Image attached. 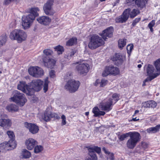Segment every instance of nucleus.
I'll return each instance as SVG.
<instances>
[{
    "instance_id": "obj_64",
    "label": "nucleus",
    "mask_w": 160,
    "mask_h": 160,
    "mask_svg": "<svg viewBox=\"0 0 160 160\" xmlns=\"http://www.w3.org/2000/svg\"><path fill=\"white\" fill-rule=\"evenodd\" d=\"M150 28V30L151 32H152L153 31V30L152 28Z\"/></svg>"
},
{
    "instance_id": "obj_44",
    "label": "nucleus",
    "mask_w": 160,
    "mask_h": 160,
    "mask_svg": "<svg viewBox=\"0 0 160 160\" xmlns=\"http://www.w3.org/2000/svg\"><path fill=\"white\" fill-rule=\"evenodd\" d=\"M43 52L45 55H46L47 56H48L51 55L53 53V52L50 49H47L43 50Z\"/></svg>"
},
{
    "instance_id": "obj_6",
    "label": "nucleus",
    "mask_w": 160,
    "mask_h": 160,
    "mask_svg": "<svg viewBox=\"0 0 160 160\" xmlns=\"http://www.w3.org/2000/svg\"><path fill=\"white\" fill-rule=\"evenodd\" d=\"M28 71L30 75L35 78H40L44 75L43 70L38 66L31 67Z\"/></svg>"
},
{
    "instance_id": "obj_63",
    "label": "nucleus",
    "mask_w": 160,
    "mask_h": 160,
    "mask_svg": "<svg viewBox=\"0 0 160 160\" xmlns=\"http://www.w3.org/2000/svg\"><path fill=\"white\" fill-rule=\"evenodd\" d=\"M141 67H142V65L140 64L138 65V67L139 68H140Z\"/></svg>"
},
{
    "instance_id": "obj_50",
    "label": "nucleus",
    "mask_w": 160,
    "mask_h": 160,
    "mask_svg": "<svg viewBox=\"0 0 160 160\" xmlns=\"http://www.w3.org/2000/svg\"><path fill=\"white\" fill-rule=\"evenodd\" d=\"M107 80H106L102 79V80L100 83V86L101 87H103L105 86L107 83Z\"/></svg>"
},
{
    "instance_id": "obj_58",
    "label": "nucleus",
    "mask_w": 160,
    "mask_h": 160,
    "mask_svg": "<svg viewBox=\"0 0 160 160\" xmlns=\"http://www.w3.org/2000/svg\"><path fill=\"white\" fill-rule=\"evenodd\" d=\"M12 1V0H5L4 1L5 4L7 5L10 3Z\"/></svg>"
},
{
    "instance_id": "obj_23",
    "label": "nucleus",
    "mask_w": 160,
    "mask_h": 160,
    "mask_svg": "<svg viewBox=\"0 0 160 160\" xmlns=\"http://www.w3.org/2000/svg\"><path fill=\"white\" fill-rule=\"evenodd\" d=\"M12 122L11 120L8 118H1L0 119V126L4 129H8L11 126Z\"/></svg>"
},
{
    "instance_id": "obj_7",
    "label": "nucleus",
    "mask_w": 160,
    "mask_h": 160,
    "mask_svg": "<svg viewBox=\"0 0 160 160\" xmlns=\"http://www.w3.org/2000/svg\"><path fill=\"white\" fill-rule=\"evenodd\" d=\"M54 0H48L44 5L43 10L46 14L48 15H53L55 13L52 8Z\"/></svg>"
},
{
    "instance_id": "obj_8",
    "label": "nucleus",
    "mask_w": 160,
    "mask_h": 160,
    "mask_svg": "<svg viewBox=\"0 0 160 160\" xmlns=\"http://www.w3.org/2000/svg\"><path fill=\"white\" fill-rule=\"evenodd\" d=\"M34 17L31 15L24 16L22 17V26L24 29L29 28L32 24Z\"/></svg>"
},
{
    "instance_id": "obj_15",
    "label": "nucleus",
    "mask_w": 160,
    "mask_h": 160,
    "mask_svg": "<svg viewBox=\"0 0 160 160\" xmlns=\"http://www.w3.org/2000/svg\"><path fill=\"white\" fill-rule=\"evenodd\" d=\"M128 12L129 10L125 9L122 15L116 18V22L118 23H123L125 22L129 18Z\"/></svg>"
},
{
    "instance_id": "obj_19",
    "label": "nucleus",
    "mask_w": 160,
    "mask_h": 160,
    "mask_svg": "<svg viewBox=\"0 0 160 160\" xmlns=\"http://www.w3.org/2000/svg\"><path fill=\"white\" fill-rule=\"evenodd\" d=\"M147 74L149 76L148 77H151L152 76H156V77L160 75V73H155V69L153 66L150 64H148L147 67Z\"/></svg>"
},
{
    "instance_id": "obj_2",
    "label": "nucleus",
    "mask_w": 160,
    "mask_h": 160,
    "mask_svg": "<svg viewBox=\"0 0 160 160\" xmlns=\"http://www.w3.org/2000/svg\"><path fill=\"white\" fill-rule=\"evenodd\" d=\"M10 37L11 39L17 40L18 42H21L26 40L27 35L22 30L15 29L10 33Z\"/></svg>"
},
{
    "instance_id": "obj_21",
    "label": "nucleus",
    "mask_w": 160,
    "mask_h": 160,
    "mask_svg": "<svg viewBox=\"0 0 160 160\" xmlns=\"http://www.w3.org/2000/svg\"><path fill=\"white\" fill-rule=\"evenodd\" d=\"M125 58L124 56H122L120 53L116 54L113 58V60L115 61V63L117 65L121 64Z\"/></svg>"
},
{
    "instance_id": "obj_56",
    "label": "nucleus",
    "mask_w": 160,
    "mask_h": 160,
    "mask_svg": "<svg viewBox=\"0 0 160 160\" xmlns=\"http://www.w3.org/2000/svg\"><path fill=\"white\" fill-rule=\"evenodd\" d=\"M100 83V80L99 79H97L95 83H94V84L95 86H97Z\"/></svg>"
},
{
    "instance_id": "obj_16",
    "label": "nucleus",
    "mask_w": 160,
    "mask_h": 160,
    "mask_svg": "<svg viewBox=\"0 0 160 160\" xmlns=\"http://www.w3.org/2000/svg\"><path fill=\"white\" fill-rule=\"evenodd\" d=\"M24 125L26 128L29 129V132L33 134H35L38 131V127L34 124L25 122Z\"/></svg>"
},
{
    "instance_id": "obj_28",
    "label": "nucleus",
    "mask_w": 160,
    "mask_h": 160,
    "mask_svg": "<svg viewBox=\"0 0 160 160\" xmlns=\"http://www.w3.org/2000/svg\"><path fill=\"white\" fill-rule=\"evenodd\" d=\"M6 109L12 112H17L18 110V106L14 104H11L7 106Z\"/></svg>"
},
{
    "instance_id": "obj_10",
    "label": "nucleus",
    "mask_w": 160,
    "mask_h": 160,
    "mask_svg": "<svg viewBox=\"0 0 160 160\" xmlns=\"http://www.w3.org/2000/svg\"><path fill=\"white\" fill-rule=\"evenodd\" d=\"M113 103L112 99L109 98L101 103L100 108L102 110L108 112L112 109Z\"/></svg>"
},
{
    "instance_id": "obj_36",
    "label": "nucleus",
    "mask_w": 160,
    "mask_h": 160,
    "mask_svg": "<svg viewBox=\"0 0 160 160\" xmlns=\"http://www.w3.org/2000/svg\"><path fill=\"white\" fill-rule=\"evenodd\" d=\"M21 154L22 157L24 158H28L31 156L30 152L26 149L22 150Z\"/></svg>"
},
{
    "instance_id": "obj_39",
    "label": "nucleus",
    "mask_w": 160,
    "mask_h": 160,
    "mask_svg": "<svg viewBox=\"0 0 160 160\" xmlns=\"http://www.w3.org/2000/svg\"><path fill=\"white\" fill-rule=\"evenodd\" d=\"M54 49L57 51L58 54L59 55L62 54L64 51V48L62 46L60 45L54 48Z\"/></svg>"
},
{
    "instance_id": "obj_13",
    "label": "nucleus",
    "mask_w": 160,
    "mask_h": 160,
    "mask_svg": "<svg viewBox=\"0 0 160 160\" xmlns=\"http://www.w3.org/2000/svg\"><path fill=\"white\" fill-rule=\"evenodd\" d=\"M89 66L87 63H81L78 65L76 67V70L81 75H86L88 72Z\"/></svg>"
},
{
    "instance_id": "obj_40",
    "label": "nucleus",
    "mask_w": 160,
    "mask_h": 160,
    "mask_svg": "<svg viewBox=\"0 0 160 160\" xmlns=\"http://www.w3.org/2000/svg\"><path fill=\"white\" fill-rule=\"evenodd\" d=\"M49 82L48 80V78L47 77L44 79L43 86V90L44 92H46L48 89V84Z\"/></svg>"
},
{
    "instance_id": "obj_20",
    "label": "nucleus",
    "mask_w": 160,
    "mask_h": 160,
    "mask_svg": "<svg viewBox=\"0 0 160 160\" xmlns=\"http://www.w3.org/2000/svg\"><path fill=\"white\" fill-rule=\"evenodd\" d=\"M37 20L40 24L44 25H47L49 24L51 21V19L47 16H42L37 18Z\"/></svg>"
},
{
    "instance_id": "obj_9",
    "label": "nucleus",
    "mask_w": 160,
    "mask_h": 160,
    "mask_svg": "<svg viewBox=\"0 0 160 160\" xmlns=\"http://www.w3.org/2000/svg\"><path fill=\"white\" fill-rule=\"evenodd\" d=\"M18 89L22 91L28 96H32L33 94L32 89L23 81H20L19 84L18 86Z\"/></svg>"
},
{
    "instance_id": "obj_51",
    "label": "nucleus",
    "mask_w": 160,
    "mask_h": 160,
    "mask_svg": "<svg viewBox=\"0 0 160 160\" xmlns=\"http://www.w3.org/2000/svg\"><path fill=\"white\" fill-rule=\"evenodd\" d=\"M61 118L62 119V125H66L67 122L66 121V118L65 116L64 115H62L61 116Z\"/></svg>"
},
{
    "instance_id": "obj_17",
    "label": "nucleus",
    "mask_w": 160,
    "mask_h": 160,
    "mask_svg": "<svg viewBox=\"0 0 160 160\" xmlns=\"http://www.w3.org/2000/svg\"><path fill=\"white\" fill-rule=\"evenodd\" d=\"M52 118L57 119L59 118L60 117L57 114L52 113L51 112L46 110L44 113V116L43 118L44 120L48 122Z\"/></svg>"
},
{
    "instance_id": "obj_61",
    "label": "nucleus",
    "mask_w": 160,
    "mask_h": 160,
    "mask_svg": "<svg viewBox=\"0 0 160 160\" xmlns=\"http://www.w3.org/2000/svg\"><path fill=\"white\" fill-rule=\"evenodd\" d=\"M139 112V111L138 110H136L135 112H134V115L133 116V117H134V115L136 114V113H138Z\"/></svg>"
},
{
    "instance_id": "obj_26",
    "label": "nucleus",
    "mask_w": 160,
    "mask_h": 160,
    "mask_svg": "<svg viewBox=\"0 0 160 160\" xmlns=\"http://www.w3.org/2000/svg\"><path fill=\"white\" fill-rule=\"evenodd\" d=\"M92 112L94 114V116L95 117H98L100 116H103L105 114V112L100 111L97 107H95L93 108Z\"/></svg>"
},
{
    "instance_id": "obj_49",
    "label": "nucleus",
    "mask_w": 160,
    "mask_h": 160,
    "mask_svg": "<svg viewBox=\"0 0 160 160\" xmlns=\"http://www.w3.org/2000/svg\"><path fill=\"white\" fill-rule=\"evenodd\" d=\"M112 97L113 99V100L115 101L114 103H115L118 100L119 96L118 94L115 93L112 95Z\"/></svg>"
},
{
    "instance_id": "obj_25",
    "label": "nucleus",
    "mask_w": 160,
    "mask_h": 160,
    "mask_svg": "<svg viewBox=\"0 0 160 160\" xmlns=\"http://www.w3.org/2000/svg\"><path fill=\"white\" fill-rule=\"evenodd\" d=\"M142 105L145 108H154L157 105V103L154 101H149L142 103Z\"/></svg>"
},
{
    "instance_id": "obj_22",
    "label": "nucleus",
    "mask_w": 160,
    "mask_h": 160,
    "mask_svg": "<svg viewBox=\"0 0 160 160\" xmlns=\"http://www.w3.org/2000/svg\"><path fill=\"white\" fill-rule=\"evenodd\" d=\"M37 144V141L32 138H29L25 141V145L27 148L31 150Z\"/></svg>"
},
{
    "instance_id": "obj_4",
    "label": "nucleus",
    "mask_w": 160,
    "mask_h": 160,
    "mask_svg": "<svg viewBox=\"0 0 160 160\" xmlns=\"http://www.w3.org/2000/svg\"><path fill=\"white\" fill-rule=\"evenodd\" d=\"M104 43V41L100 37L96 35H93L91 37L88 46L90 48L93 49L103 45Z\"/></svg>"
},
{
    "instance_id": "obj_18",
    "label": "nucleus",
    "mask_w": 160,
    "mask_h": 160,
    "mask_svg": "<svg viewBox=\"0 0 160 160\" xmlns=\"http://www.w3.org/2000/svg\"><path fill=\"white\" fill-rule=\"evenodd\" d=\"M113 29L112 27H110L103 31L100 35L102 38L104 40H106L107 37L111 38L112 37Z\"/></svg>"
},
{
    "instance_id": "obj_42",
    "label": "nucleus",
    "mask_w": 160,
    "mask_h": 160,
    "mask_svg": "<svg viewBox=\"0 0 160 160\" xmlns=\"http://www.w3.org/2000/svg\"><path fill=\"white\" fill-rule=\"evenodd\" d=\"M43 149V147L41 145H37L35 147L34 149V152L38 153L41 152Z\"/></svg>"
},
{
    "instance_id": "obj_3",
    "label": "nucleus",
    "mask_w": 160,
    "mask_h": 160,
    "mask_svg": "<svg viewBox=\"0 0 160 160\" xmlns=\"http://www.w3.org/2000/svg\"><path fill=\"white\" fill-rule=\"evenodd\" d=\"M13 96L11 98V100L20 106H23L27 100L24 94L16 91L13 93Z\"/></svg>"
},
{
    "instance_id": "obj_27",
    "label": "nucleus",
    "mask_w": 160,
    "mask_h": 160,
    "mask_svg": "<svg viewBox=\"0 0 160 160\" xmlns=\"http://www.w3.org/2000/svg\"><path fill=\"white\" fill-rule=\"evenodd\" d=\"M127 9L129 10L128 17L130 16V17L131 18H134L140 13L139 11L137 9H134L132 11L129 8Z\"/></svg>"
},
{
    "instance_id": "obj_48",
    "label": "nucleus",
    "mask_w": 160,
    "mask_h": 160,
    "mask_svg": "<svg viewBox=\"0 0 160 160\" xmlns=\"http://www.w3.org/2000/svg\"><path fill=\"white\" fill-rule=\"evenodd\" d=\"M90 158H88L87 160H97V157L94 153H89Z\"/></svg>"
},
{
    "instance_id": "obj_54",
    "label": "nucleus",
    "mask_w": 160,
    "mask_h": 160,
    "mask_svg": "<svg viewBox=\"0 0 160 160\" xmlns=\"http://www.w3.org/2000/svg\"><path fill=\"white\" fill-rule=\"evenodd\" d=\"M155 24V20H152L148 24V26L149 28H152Z\"/></svg>"
},
{
    "instance_id": "obj_59",
    "label": "nucleus",
    "mask_w": 160,
    "mask_h": 160,
    "mask_svg": "<svg viewBox=\"0 0 160 160\" xmlns=\"http://www.w3.org/2000/svg\"><path fill=\"white\" fill-rule=\"evenodd\" d=\"M6 41V38L5 37H4L3 38V42H1V44L2 45H3V44L4 43V42Z\"/></svg>"
},
{
    "instance_id": "obj_47",
    "label": "nucleus",
    "mask_w": 160,
    "mask_h": 160,
    "mask_svg": "<svg viewBox=\"0 0 160 160\" xmlns=\"http://www.w3.org/2000/svg\"><path fill=\"white\" fill-rule=\"evenodd\" d=\"M156 78V76H152L151 77H148L144 81H143L142 86H144L146 85L145 82L148 81H150L153 79Z\"/></svg>"
},
{
    "instance_id": "obj_5",
    "label": "nucleus",
    "mask_w": 160,
    "mask_h": 160,
    "mask_svg": "<svg viewBox=\"0 0 160 160\" xmlns=\"http://www.w3.org/2000/svg\"><path fill=\"white\" fill-rule=\"evenodd\" d=\"M80 84V82L78 81L71 80L67 82L64 87L69 92H74L78 90Z\"/></svg>"
},
{
    "instance_id": "obj_29",
    "label": "nucleus",
    "mask_w": 160,
    "mask_h": 160,
    "mask_svg": "<svg viewBox=\"0 0 160 160\" xmlns=\"http://www.w3.org/2000/svg\"><path fill=\"white\" fill-rule=\"evenodd\" d=\"M39 11V9L37 7H34L31 8L30 10V13L28 15H31L34 17V19L38 15V12Z\"/></svg>"
},
{
    "instance_id": "obj_35",
    "label": "nucleus",
    "mask_w": 160,
    "mask_h": 160,
    "mask_svg": "<svg viewBox=\"0 0 160 160\" xmlns=\"http://www.w3.org/2000/svg\"><path fill=\"white\" fill-rule=\"evenodd\" d=\"M89 153H94L95 152H96L98 153H99L101 152V149L100 148L97 146H94L89 149Z\"/></svg>"
},
{
    "instance_id": "obj_60",
    "label": "nucleus",
    "mask_w": 160,
    "mask_h": 160,
    "mask_svg": "<svg viewBox=\"0 0 160 160\" xmlns=\"http://www.w3.org/2000/svg\"><path fill=\"white\" fill-rule=\"evenodd\" d=\"M139 120V118H133L132 119V120L134 121H137Z\"/></svg>"
},
{
    "instance_id": "obj_41",
    "label": "nucleus",
    "mask_w": 160,
    "mask_h": 160,
    "mask_svg": "<svg viewBox=\"0 0 160 160\" xmlns=\"http://www.w3.org/2000/svg\"><path fill=\"white\" fill-rule=\"evenodd\" d=\"M154 66L157 71L160 72V59L157 60L154 62Z\"/></svg>"
},
{
    "instance_id": "obj_43",
    "label": "nucleus",
    "mask_w": 160,
    "mask_h": 160,
    "mask_svg": "<svg viewBox=\"0 0 160 160\" xmlns=\"http://www.w3.org/2000/svg\"><path fill=\"white\" fill-rule=\"evenodd\" d=\"M133 46L132 44H129L127 46V53L129 55H130L131 52L133 48Z\"/></svg>"
},
{
    "instance_id": "obj_14",
    "label": "nucleus",
    "mask_w": 160,
    "mask_h": 160,
    "mask_svg": "<svg viewBox=\"0 0 160 160\" xmlns=\"http://www.w3.org/2000/svg\"><path fill=\"white\" fill-rule=\"evenodd\" d=\"M44 65L48 68H53L56 63V61L48 57H45L42 59Z\"/></svg>"
},
{
    "instance_id": "obj_53",
    "label": "nucleus",
    "mask_w": 160,
    "mask_h": 160,
    "mask_svg": "<svg viewBox=\"0 0 160 160\" xmlns=\"http://www.w3.org/2000/svg\"><path fill=\"white\" fill-rule=\"evenodd\" d=\"M140 20V18H136L134 19L132 22V25L133 26H134Z\"/></svg>"
},
{
    "instance_id": "obj_12",
    "label": "nucleus",
    "mask_w": 160,
    "mask_h": 160,
    "mask_svg": "<svg viewBox=\"0 0 160 160\" xmlns=\"http://www.w3.org/2000/svg\"><path fill=\"white\" fill-rule=\"evenodd\" d=\"M10 145L9 143L5 142L0 144V155L2 154L5 153L7 151L11 150L15 148V145L13 144Z\"/></svg>"
},
{
    "instance_id": "obj_34",
    "label": "nucleus",
    "mask_w": 160,
    "mask_h": 160,
    "mask_svg": "<svg viewBox=\"0 0 160 160\" xmlns=\"http://www.w3.org/2000/svg\"><path fill=\"white\" fill-rule=\"evenodd\" d=\"M147 1L145 0H136L135 4L138 7L143 8L145 5Z\"/></svg>"
},
{
    "instance_id": "obj_31",
    "label": "nucleus",
    "mask_w": 160,
    "mask_h": 160,
    "mask_svg": "<svg viewBox=\"0 0 160 160\" xmlns=\"http://www.w3.org/2000/svg\"><path fill=\"white\" fill-rule=\"evenodd\" d=\"M160 128V125H158L155 127H151L147 129V132L149 133H156L159 131Z\"/></svg>"
},
{
    "instance_id": "obj_57",
    "label": "nucleus",
    "mask_w": 160,
    "mask_h": 160,
    "mask_svg": "<svg viewBox=\"0 0 160 160\" xmlns=\"http://www.w3.org/2000/svg\"><path fill=\"white\" fill-rule=\"evenodd\" d=\"M16 25V21H14L13 22H12V23H11V24H10V27H14Z\"/></svg>"
},
{
    "instance_id": "obj_1",
    "label": "nucleus",
    "mask_w": 160,
    "mask_h": 160,
    "mask_svg": "<svg viewBox=\"0 0 160 160\" xmlns=\"http://www.w3.org/2000/svg\"><path fill=\"white\" fill-rule=\"evenodd\" d=\"M128 137L129 138L127 142L126 145L127 147L130 149H133L140 141L141 138L140 134L137 132H130L118 136V138L121 141H124Z\"/></svg>"
},
{
    "instance_id": "obj_45",
    "label": "nucleus",
    "mask_w": 160,
    "mask_h": 160,
    "mask_svg": "<svg viewBox=\"0 0 160 160\" xmlns=\"http://www.w3.org/2000/svg\"><path fill=\"white\" fill-rule=\"evenodd\" d=\"M109 69V67L106 68L104 71L102 73V75L103 77H106L110 74V71Z\"/></svg>"
},
{
    "instance_id": "obj_37",
    "label": "nucleus",
    "mask_w": 160,
    "mask_h": 160,
    "mask_svg": "<svg viewBox=\"0 0 160 160\" xmlns=\"http://www.w3.org/2000/svg\"><path fill=\"white\" fill-rule=\"evenodd\" d=\"M127 39H120L118 41V46L119 48L122 49L126 44Z\"/></svg>"
},
{
    "instance_id": "obj_52",
    "label": "nucleus",
    "mask_w": 160,
    "mask_h": 160,
    "mask_svg": "<svg viewBox=\"0 0 160 160\" xmlns=\"http://www.w3.org/2000/svg\"><path fill=\"white\" fill-rule=\"evenodd\" d=\"M49 75L51 78H54L55 77V72L54 70H52L50 71L49 72Z\"/></svg>"
},
{
    "instance_id": "obj_38",
    "label": "nucleus",
    "mask_w": 160,
    "mask_h": 160,
    "mask_svg": "<svg viewBox=\"0 0 160 160\" xmlns=\"http://www.w3.org/2000/svg\"><path fill=\"white\" fill-rule=\"evenodd\" d=\"M76 52V50L72 49L71 50L67 52V54L65 56V57L68 59H70L73 56Z\"/></svg>"
},
{
    "instance_id": "obj_33",
    "label": "nucleus",
    "mask_w": 160,
    "mask_h": 160,
    "mask_svg": "<svg viewBox=\"0 0 160 160\" xmlns=\"http://www.w3.org/2000/svg\"><path fill=\"white\" fill-rule=\"evenodd\" d=\"M77 39L76 38L73 37L70 39L66 42L67 46H72L76 45L77 43Z\"/></svg>"
},
{
    "instance_id": "obj_55",
    "label": "nucleus",
    "mask_w": 160,
    "mask_h": 160,
    "mask_svg": "<svg viewBox=\"0 0 160 160\" xmlns=\"http://www.w3.org/2000/svg\"><path fill=\"white\" fill-rule=\"evenodd\" d=\"M147 143L145 142H141V147L144 149H145L148 147Z\"/></svg>"
},
{
    "instance_id": "obj_24",
    "label": "nucleus",
    "mask_w": 160,
    "mask_h": 160,
    "mask_svg": "<svg viewBox=\"0 0 160 160\" xmlns=\"http://www.w3.org/2000/svg\"><path fill=\"white\" fill-rule=\"evenodd\" d=\"M7 134L10 138L8 141L7 142V143H9V144L10 145H12V143L13 142V144H14L15 145V148L16 147L17 144L15 141V136L13 132L12 131H7Z\"/></svg>"
},
{
    "instance_id": "obj_32",
    "label": "nucleus",
    "mask_w": 160,
    "mask_h": 160,
    "mask_svg": "<svg viewBox=\"0 0 160 160\" xmlns=\"http://www.w3.org/2000/svg\"><path fill=\"white\" fill-rule=\"evenodd\" d=\"M102 150L107 154V158L108 159H109L110 160H114V157L113 153L110 152L109 151L106 149L104 147L103 148Z\"/></svg>"
},
{
    "instance_id": "obj_46",
    "label": "nucleus",
    "mask_w": 160,
    "mask_h": 160,
    "mask_svg": "<svg viewBox=\"0 0 160 160\" xmlns=\"http://www.w3.org/2000/svg\"><path fill=\"white\" fill-rule=\"evenodd\" d=\"M136 0H126V2L129 6H134L135 4Z\"/></svg>"
},
{
    "instance_id": "obj_11",
    "label": "nucleus",
    "mask_w": 160,
    "mask_h": 160,
    "mask_svg": "<svg viewBox=\"0 0 160 160\" xmlns=\"http://www.w3.org/2000/svg\"><path fill=\"white\" fill-rule=\"evenodd\" d=\"M43 81L39 79L33 80L30 83V86L32 90L38 92L42 89V86L43 83Z\"/></svg>"
},
{
    "instance_id": "obj_30",
    "label": "nucleus",
    "mask_w": 160,
    "mask_h": 160,
    "mask_svg": "<svg viewBox=\"0 0 160 160\" xmlns=\"http://www.w3.org/2000/svg\"><path fill=\"white\" fill-rule=\"evenodd\" d=\"M109 68L110 74L116 75L119 73V71L118 68L113 66H109Z\"/></svg>"
},
{
    "instance_id": "obj_62",
    "label": "nucleus",
    "mask_w": 160,
    "mask_h": 160,
    "mask_svg": "<svg viewBox=\"0 0 160 160\" xmlns=\"http://www.w3.org/2000/svg\"><path fill=\"white\" fill-rule=\"evenodd\" d=\"M89 112H85V114L86 116H88L89 115Z\"/></svg>"
}]
</instances>
